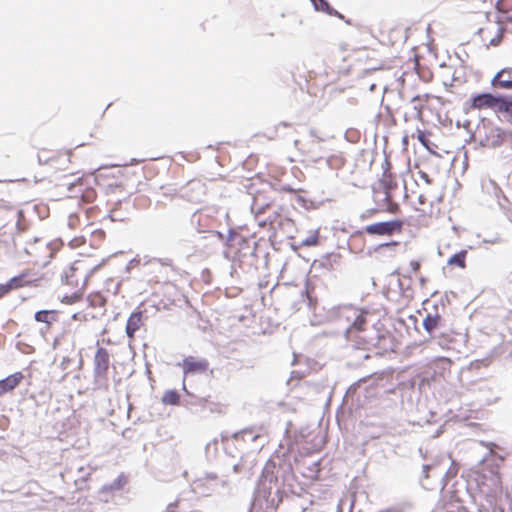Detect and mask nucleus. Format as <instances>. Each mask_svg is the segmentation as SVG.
Wrapping results in <instances>:
<instances>
[{"label": "nucleus", "instance_id": "nucleus-27", "mask_svg": "<svg viewBox=\"0 0 512 512\" xmlns=\"http://www.w3.org/2000/svg\"><path fill=\"white\" fill-rule=\"evenodd\" d=\"M409 266L411 268V271L414 273V274H417L419 271H420V268H421V263L419 260H411L409 262Z\"/></svg>", "mask_w": 512, "mask_h": 512}, {"label": "nucleus", "instance_id": "nucleus-34", "mask_svg": "<svg viewBox=\"0 0 512 512\" xmlns=\"http://www.w3.org/2000/svg\"><path fill=\"white\" fill-rule=\"evenodd\" d=\"M510 115H512V102H510V105H509V112H508Z\"/></svg>", "mask_w": 512, "mask_h": 512}, {"label": "nucleus", "instance_id": "nucleus-3", "mask_svg": "<svg viewBox=\"0 0 512 512\" xmlns=\"http://www.w3.org/2000/svg\"><path fill=\"white\" fill-rule=\"evenodd\" d=\"M347 312L352 314L353 321L345 331L346 339L354 343L356 348H366L369 341L360 337L359 334L366 330L368 313L357 308H349Z\"/></svg>", "mask_w": 512, "mask_h": 512}, {"label": "nucleus", "instance_id": "nucleus-4", "mask_svg": "<svg viewBox=\"0 0 512 512\" xmlns=\"http://www.w3.org/2000/svg\"><path fill=\"white\" fill-rule=\"evenodd\" d=\"M403 225L404 223L402 220L394 219L391 221L377 222L367 225L364 228V231L369 235L391 236L393 234L401 233Z\"/></svg>", "mask_w": 512, "mask_h": 512}, {"label": "nucleus", "instance_id": "nucleus-12", "mask_svg": "<svg viewBox=\"0 0 512 512\" xmlns=\"http://www.w3.org/2000/svg\"><path fill=\"white\" fill-rule=\"evenodd\" d=\"M23 379V373L18 371L0 380V396L12 392L16 387H18L21 384Z\"/></svg>", "mask_w": 512, "mask_h": 512}, {"label": "nucleus", "instance_id": "nucleus-24", "mask_svg": "<svg viewBox=\"0 0 512 512\" xmlns=\"http://www.w3.org/2000/svg\"><path fill=\"white\" fill-rule=\"evenodd\" d=\"M83 294H84L83 290L75 289V291L71 295L64 296L62 298L61 302L64 303V304H74V303H77V302H79L82 299Z\"/></svg>", "mask_w": 512, "mask_h": 512}, {"label": "nucleus", "instance_id": "nucleus-6", "mask_svg": "<svg viewBox=\"0 0 512 512\" xmlns=\"http://www.w3.org/2000/svg\"><path fill=\"white\" fill-rule=\"evenodd\" d=\"M93 365L94 376L98 379L106 380L110 366V354L107 349L99 347L96 350Z\"/></svg>", "mask_w": 512, "mask_h": 512}, {"label": "nucleus", "instance_id": "nucleus-16", "mask_svg": "<svg viewBox=\"0 0 512 512\" xmlns=\"http://www.w3.org/2000/svg\"><path fill=\"white\" fill-rule=\"evenodd\" d=\"M273 203V199L268 198L266 200L261 194H257L253 199L252 210L255 211L256 216H259L269 209Z\"/></svg>", "mask_w": 512, "mask_h": 512}, {"label": "nucleus", "instance_id": "nucleus-33", "mask_svg": "<svg viewBox=\"0 0 512 512\" xmlns=\"http://www.w3.org/2000/svg\"><path fill=\"white\" fill-rule=\"evenodd\" d=\"M389 350H390V351H392V352H394V351H395V347H394V345H391V346L389 347ZM387 351H388V349H386V350H385V352H387Z\"/></svg>", "mask_w": 512, "mask_h": 512}, {"label": "nucleus", "instance_id": "nucleus-29", "mask_svg": "<svg viewBox=\"0 0 512 512\" xmlns=\"http://www.w3.org/2000/svg\"><path fill=\"white\" fill-rule=\"evenodd\" d=\"M126 480L123 477H119L117 481L113 484V486L117 489H120L122 487V483H125Z\"/></svg>", "mask_w": 512, "mask_h": 512}, {"label": "nucleus", "instance_id": "nucleus-17", "mask_svg": "<svg viewBox=\"0 0 512 512\" xmlns=\"http://www.w3.org/2000/svg\"><path fill=\"white\" fill-rule=\"evenodd\" d=\"M40 250H48V247L44 243L39 242V241L34 242L26 249V252L31 257L34 258V263H40V262L46 263L47 262V260H46L47 257H42L39 254Z\"/></svg>", "mask_w": 512, "mask_h": 512}, {"label": "nucleus", "instance_id": "nucleus-28", "mask_svg": "<svg viewBox=\"0 0 512 512\" xmlns=\"http://www.w3.org/2000/svg\"><path fill=\"white\" fill-rule=\"evenodd\" d=\"M418 174H419V177H420V178H421V179H422V180H423L427 185H430V184L432 183V179L430 178V176H429L426 172H424V171L420 170V171L418 172Z\"/></svg>", "mask_w": 512, "mask_h": 512}, {"label": "nucleus", "instance_id": "nucleus-5", "mask_svg": "<svg viewBox=\"0 0 512 512\" xmlns=\"http://www.w3.org/2000/svg\"><path fill=\"white\" fill-rule=\"evenodd\" d=\"M496 96L491 93H481L473 95L469 101L465 103V111H481L491 109L495 106Z\"/></svg>", "mask_w": 512, "mask_h": 512}, {"label": "nucleus", "instance_id": "nucleus-31", "mask_svg": "<svg viewBox=\"0 0 512 512\" xmlns=\"http://www.w3.org/2000/svg\"><path fill=\"white\" fill-rule=\"evenodd\" d=\"M307 245H314L317 243V238H314L313 240L312 239H309L305 242Z\"/></svg>", "mask_w": 512, "mask_h": 512}, {"label": "nucleus", "instance_id": "nucleus-9", "mask_svg": "<svg viewBox=\"0 0 512 512\" xmlns=\"http://www.w3.org/2000/svg\"><path fill=\"white\" fill-rule=\"evenodd\" d=\"M379 187L382 192H393L398 187L396 176L392 173L391 164L387 160L383 164V173L379 179Z\"/></svg>", "mask_w": 512, "mask_h": 512}, {"label": "nucleus", "instance_id": "nucleus-19", "mask_svg": "<svg viewBox=\"0 0 512 512\" xmlns=\"http://www.w3.org/2000/svg\"><path fill=\"white\" fill-rule=\"evenodd\" d=\"M467 250L463 249L455 254H453L451 257L447 260V265L449 267H457L460 269L466 268V259H467Z\"/></svg>", "mask_w": 512, "mask_h": 512}, {"label": "nucleus", "instance_id": "nucleus-2", "mask_svg": "<svg viewBox=\"0 0 512 512\" xmlns=\"http://www.w3.org/2000/svg\"><path fill=\"white\" fill-rule=\"evenodd\" d=\"M96 267L91 268L85 260H76L65 271L63 282L71 288L85 291L88 278Z\"/></svg>", "mask_w": 512, "mask_h": 512}, {"label": "nucleus", "instance_id": "nucleus-11", "mask_svg": "<svg viewBox=\"0 0 512 512\" xmlns=\"http://www.w3.org/2000/svg\"><path fill=\"white\" fill-rule=\"evenodd\" d=\"M384 198L377 201L378 211L387 212L390 214H398L401 212V207L398 202L394 200L393 192H382Z\"/></svg>", "mask_w": 512, "mask_h": 512}, {"label": "nucleus", "instance_id": "nucleus-30", "mask_svg": "<svg viewBox=\"0 0 512 512\" xmlns=\"http://www.w3.org/2000/svg\"><path fill=\"white\" fill-rule=\"evenodd\" d=\"M381 341H383V342L389 341L391 344L393 342L392 337L389 334L381 336L379 339V342H381Z\"/></svg>", "mask_w": 512, "mask_h": 512}, {"label": "nucleus", "instance_id": "nucleus-25", "mask_svg": "<svg viewBox=\"0 0 512 512\" xmlns=\"http://www.w3.org/2000/svg\"><path fill=\"white\" fill-rule=\"evenodd\" d=\"M417 139L427 150H431L430 146H429L428 135L426 132L418 129L417 130Z\"/></svg>", "mask_w": 512, "mask_h": 512}, {"label": "nucleus", "instance_id": "nucleus-35", "mask_svg": "<svg viewBox=\"0 0 512 512\" xmlns=\"http://www.w3.org/2000/svg\"><path fill=\"white\" fill-rule=\"evenodd\" d=\"M64 156H65V157H67V160L69 161V156H70V155H69V154H67V153H65V154H64Z\"/></svg>", "mask_w": 512, "mask_h": 512}, {"label": "nucleus", "instance_id": "nucleus-13", "mask_svg": "<svg viewBox=\"0 0 512 512\" xmlns=\"http://www.w3.org/2000/svg\"><path fill=\"white\" fill-rule=\"evenodd\" d=\"M143 325V312L140 310H136L131 313L126 323V334L128 338L133 339L135 333L140 329Z\"/></svg>", "mask_w": 512, "mask_h": 512}, {"label": "nucleus", "instance_id": "nucleus-15", "mask_svg": "<svg viewBox=\"0 0 512 512\" xmlns=\"http://www.w3.org/2000/svg\"><path fill=\"white\" fill-rule=\"evenodd\" d=\"M34 319L37 322L45 324V331H49L52 328L53 323L58 321V311L56 310H40L34 315Z\"/></svg>", "mask_w": 512, "mask_h": 512}, {"label": "nucleus", "instance_id": "nucleus-14", "mask_svg": "<svg viewBox=\"0 0 512 512\" xmlns=\"http://www.w3.org/2000/svg\"><path fill=\"white\" fill-rule=\"evenodd\" d=\"M416 212H418L419 218H425L431 214V203L423 193H419L416 197V201L410 202Z\"/></svg>", "mask_w": 512, "mask_h": 512}, {"label": "nucleus", "instance_id": "nucleus-18", "mask_svg": "<svg viewBox=\"0 0 512 512\" xmlns=\"http://www.w3.org/2000/svg\"><path fill=\"white\" fill-rule=\"evenodd\" d=\"M441 322L442 317L439 313H428L423 320V327L429 334H431L435 329H437L441 325Z\"/></svg>", "mask_w": 512, "mask_h": 512}, {"label": "nucleus", "instance_id": "nucleus-8", "mask_svg": "<svg viewBox=\"0 0 512 512\" xmlns=\"http://www.w3.org/2000/svg\"><path fill=\"white\" fill-rule=\"evenodd\" d=\"M179 366L182 367L185 376L205 373L209 368V362L206 359L193 356L185 357Z\"/></svg>", "mask_w": 512, "mask_h": 512}, {"label": "nucleus", "instance_id": "nucleus-10", "mask_svg": "<svg viewBox=\"0 0 512 512\" xmlns=\"http://www.w3.org/2000/svg\"><path fill=\"white\" fill-rule=\"evenodd\" d=\"M491 85L501 89H512V67L497 72L491 80Z\"/></svg>", "mask_w": 512, "mask_h": 512}, {"label": "nucleus", "instance_id": "nucleus-32", "mask_svg": "<svg viewBox=\"0 0 512 512\" xmlns=\"http://www.w3.org/2000/svg\"><path fill=\"white\" fill-rule=\"evenodd\" d=\"M404 196H405V198H406L407 200H409V199L411 198V195H410V193H409V191H408L407 187H405V195H404Z\"/></svg>", "mask_w": 512, "mask_h": 512}, {"label": "nucleus", "instance_id": "nucleus-1", "mask_svg": "<svg viewBox=\"0 0 512 512\" xmlns=\"http://www.w3.org/2000/svg\"><path fill=\"white\" fill-rule=\"evenodd\" d=\"M479 143L485 148H497L512 138V132L503 129L492 121L482 122L477 129Z\"/></svg>", "mask_w": 512, "mask_h": 512}, {"label": "nucleus", "instance_id": "nucleus-26", "mask_svg": "<svg viewBox=\"0 0 512 512\" xmlns=\"http://www.w3.org/2000/svg\"><path fill=\"white\" fill-rule=\"evenodd\" d=\"M12 290H15L14 288H12V284H11V281L8 280L6 283L4 284H0V298L6 296L8 293H10Z\"/></svg>", "mask_w": 512, "mask_h": 512}, {"label": "nucleus", "instance_id": "nucleus-23", "mask_svg": "<svg viewBox=\"0 0 512 512\" xmlns=\"http://www.w3.org/2000/svg\"><path fill=\"white\" fill-rule=\"evenodd\" d=\"M89 303L92 307H103L106 303L105 297L100 293H92L88 296Z\"/></svg>", "mask_w": 512, "mask_h": 512}, {"label": "nucleus", "instance_id": "nucleus-7", "mask_svg": "<svg viewBox=\"0 0 512 512\" xmlns=\"http://www.w3.org/2000/svg\"><path fill=\"white\" fill-rule=\"evenodd\" d=\"M41 279L42 277L37 272L26 269L9 280L11 281L12 288L17 290L23 287L37 286Z\"/></svg>", "mask_w": 512, "mask_h": 512}, {"label": "nucleus", "instance_id": "nucleus-21", "mask_svg": "<svg viewBox=\"0 0 512 512\" xmlns=\"http://www.w3.org/2000/svg\"><path fill=\"white\" fill-rule=\"evenodd\" d=\"M162 401L167 405H177L180 402V396L176 391L169 390L163 394Z\"/></svg>", "mask_w": 512, "mask_h": 512}, {"label": "nucleus", "instance_id": "nucleus-22", "mask_svg": "<svg viewBox=\"0 0 512 512\" xmlns=\"http://www.w3.org/2000/svg\"><path fill=\"white\" fill-rule=\"evenodd\" d=\"M313 3L317 10L326 12L329 15H338L339 17H341V15H339L330 7L329 3L326 0H313Z\"/></svg>", "mask_w": 512, "mask_h": 512}, {"label": "nucleus", "instance_id": "nucleus-20", "mask_svg": "<svg viewBox=\"0 0 512 512\" xmlns=\"http://www.w3.org/2000/svg\"><path fill=\"white\" fill-rule=\"evenodd\" d=\"M495 106L492 108L496 113H508L510 101L505 100L502 97L496 96Z\"/></svg>", "mask_w": 512, "mask_h": 512}]
</instances>
